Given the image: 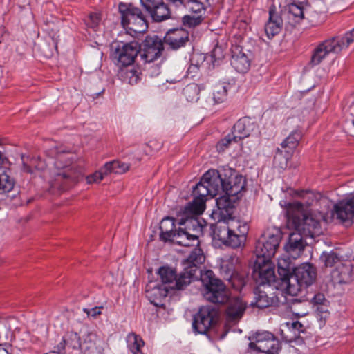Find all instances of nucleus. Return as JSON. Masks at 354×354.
<instances>
[{
	"label": "nucleus",
	"mask_w": 354,
	"mask_h": 354,
	"mask_svg": "<svg viewBox=\"0 0 354 354\" xmlns=\"http://www.w3.org/2000/svg\"><path fill=\"white\" fill-rule=\"evenodd\" d=\"M299 195L304 202L294 201L286 206L288 225L305 236L313 238L319 236L322 234L320 221L323 216L317 218L311 214L306 215L305 213V205H310L315 196L313 192L304 191H301Z\"/></svg>",
	"instance_id": "obj_1"
},
{
	"label": "nucleus",
	"mask_w": 354,
	"mask_h": 354,
	"mask_svg": "<svg viewBox=\"0 0 354 354\" xmlns=\"http://www.w3.org/2000/svg\"><path fill=\"white\" fill-rule=\"evenodd\" d=\"M55 168L51 172V189L64 190L75 183L81 175L80 171L71 158H65L64 151H57Z\"/></svg>",
	"instance_id": "obj_2"
},
{
	"label": "nucleus",
	"mask_w": 354,
	"mask_h": 354,
	"mask_svg": "<svg viewBox=\"0 0 354 354\" xmlns=\"http://www.w3.org/2000/svg\"><path fill=\"white\" fill-rule=\"evenodd\" d=\"M197 215L186 212L185 208V217L180 220L177 234L174 235L176 244L185 247L198 245V239L203 234L204 225L196 217Z\"/></svg>",
	"instance_id": "obj_3"
},
{
	"label": "nucleus",
	"mask_w": 354,
	"mask_h": 354,
	"mask_svg": "<svg viewBox=\"0 0 354 354\" xmlns=\"http://www.w3.org/2000/svg\"><path fill=\"white\" fill-rule=\"evenodd\" d=\"M316 270L309 263L293 270L292 274L281 282V288L290 296H296L301 290L310 286L315 280Z\"/></svg>",
	"instance_id": "obj_4"
},
{
	"label": "nucleus",
	"mask_w": 354,
	"mask_h": 354,
	"mask_svg": "<svg viewBox=\"0 0 354 354\" xmlns=\"http://www.w3.org/2000/svg\"><path fill=\"white\" fill-rule=\"evenodd\" d=\"M201 281L204 287L205 299L214 304H224L229 299L228 290L223 281L215 277L213 271L201 272Z\"/></svg>",
	"instance_id": "obj_5"
},
{
	"label": "nucleus",
	"mask_w": 354,
	"mask_h": 354,
	"mask_svg": "<svg viewBox=\"0 0 354 354\" xmlns=\"http://www.w3.org/2000/svg\"><path fill=\"white\" fill-rule=\"evenodd\" d=\"M354 41V28L341 39L333 37L319 44L313 50L310 64L318 65L330 53H339Z\"/></svg>",
	"instance_id": "obj_6"
},
{
	"label": "nucleus",
	"mask_w": 354,
	"mask_h": 354,
	"mask_svg": "<svg viewBox=\"0 0 354 354\" xmlns=\"http://www.w3.org/2000/svg\"><path fill=\"white\" fill-rule=\"evenodd\" d=\"M121 14L122 24L129 34L143 33L147 29V24L140 8L131 3H120L118 6Z\"/></svg>",
	"instance_id": "obj_7"
},
{
	"label": "nucleus",
	"mask_w": 354,
	"mask_h": 354,
	"mask_svg": "<svg viewBox=\"0 0 354 354\" xmlns=\"http://www.w3.org/2000/svg\"><path fill=\"white\" fill-rule=\"evenodd\" d=\"M281 232L279 228L267 229L257 241L254 252L258 260L270 261L279 245Z\"/></svg>",
	"instance_id": "obj_8"
},
{
	"label": "nucleus",
	"mask_w": 354,
	"mask_h": 354,
	"mask_svg": "<svg viewBox=\"0 0 354 354\" xmlns=\"http://www.w3.org/2000/svg\"><path fill=\"white\" fill-rule=\"evenodd\" d=\"M194 270L185 271L184 269L179 274L169 267H161L158 270V275L161 280V284L169 290H181L188 286L192 281V272Z\"/></svg>",
	"instance_id": "obj_9"
},
{
	"label": "nucleus",
	"mask_w": 354,
	"mask_h": 354,
	"mask_svg": "<svg viewBox=\"0 0 354 354\" xmlns=\"http://www.w3.org/2000/svg\"><path fill=\"white\" fill-rule=\"evenodd\" d=\"M218 310L211 306H202L194 316L192 326L200 334H205L214 327L218 319Z\"/></svg>",
	"instance_id": "obj_10"
},
{
	"label": "nucleus",
	"mask_w": 354,
	"mask_h": 354,
	"mask_svg": "<svg viewBox=\"0 0 354 354\" xmlns=\"http://www.w3.org/2000/svg\"><path fill=\"white\" fill-rule=\"evenodd\" d=\"M253 339L249 344L250 348L266 354H278L280 343L272 333L268 331L257 332Z\"/></svg>",
	"instance_id": "obj_11"
},
{
	"label": "nucleus",
	"mask_w": 354,
	"mask_h": 354,
	"mask_svg": "<svg viewBox=\"0 0 354 354\" xmlns=\"http://www.w3.org/2000/svg\"><path fill=\"white\" fill-rule=\"evenodd\" d=\"M140 45L136 41L128 43L122 41L116 44L113 56L121 66L131 65L138 53Z\"/></svg>",
	"instance_id": "obj_12"
},
{
	"label": "nucleus",
	"mask_w": 354,
	"mask_h": 354,
	"mask_svg": "<svg viewBox=\"0 0 354 354\" xmlns=\"http://www.w3.org/2000/svg\"><path fill=\"white\" fill-rule=\"evenodd\" d=\"M163 50L164 44L160 37H147L140 46V59L144 63L152 62L161 56Z\"/></svg>",
	"instance_id": "obj_13"
},
{
	"label": "nucleus",
	"mask_w": 354,
	"mask_h": 354,
	"mask_svg": "<svg viewBox=\"0 0 354 354\" xmlns=\"http://www.w3.org/2000/svg\"><path fill=\"white\" fill-rule=\"evenodd\" d=\"M207 183L203 182V176L201 180L196 185L193 189L194 200L192 203L186 206V212H192L194 214H201L205 209L206 196H212L210 189L206 186Z\"/></svg>",
	"instance_id": "obj_14"
},
{
	"label": "nucleus",
	"mask_w": 354,
	"mask_h": 354,
	"mask_svg": "<svg viewBox=\"0 0 354 354\" xmlns=\"http://www.w3.org/2000/svg\"><path fill=\"white\" fill-rule=\"evenodd\" d=\"M230 236H231L230 247H241L246 239L249 226L247 222L236 219L234 217L227 219Z\"/></svg>",
	"instance_id": "obj_15"
},
{
	"label": "nucleus",
	"mask_w": 354,
	"mask_h": 354,
	"mask_svg": "<svg viewBox=\"0 0 354 354\" xmlns=\"http://www.w3.org/2000/svg\"><path fill=\"white\" fill-rule=\"evenodd\" d=\"M58 26L54 23L48 24L46 29V35L39 44V50L47 58L52 57L54 52L57 50V43L59 37L58 35Z\"/></svg>",
	"instance_id": "obj_16"
},
{
	"label": "nucleus",
	"mask_w": 354,
	"mask_h": 354,
	"mask_svg": "<svg viewBox=\"0 0 354 354\" xmlns=\"http://www.w3.org/2000/svg\"><path fill=\"white\" fill-rule=\"evenodd\" d=\"M189 41V35L184 28L169 30L164 37V42L172 50H178L187 45Z\"/></svg>",
	"instance_id": "obj_17"
},
{
	"label": "nucleus",
	"mask_w": 354,
	"mask_h": 354,
	"mask_svg": "<svg viewBox=\"0 0 354 354\" xmlns=\"http://www.w3.org/2000/svg\"><path fill=\"white\" fill-rule=\"evenodd\" d=\"M253 277L259 286L270 284L274 281V271L270 261L263 262L262 260H257L254 267Z\"/></svg>",
	"instance_id": "obj_18"
},
{
	"label": "nucleus",
	"mask_w": 354,
	"mask_h": 354,
	"mask_svg": "<svg viewBox=\"0 0 354 354\" xmlns=\"http://www.w3.org/2000/svg\"><path fill=\"white\" fill-rule=\"evenodd\" d=\"M333 216L342 223L351 225L354 218V195L335 204Z\"/></svg>",
	"instance_id": "obj_19"
},
{
	"label": "nucleus",
	"mask_w": 354,
	"mask_h": 354,
	"mask_svg": "<svg viewBox=\"0 0 354 354\" xmlns=\"http://www.w3.org/2000/svg\"><path fill=\"white\" fill-rule=\"evenodd\" d=\"M246 181L241 175L231 174L227 179H224L223 186L225 194L232 197L240 198L244 191Z\"/></svg>",
	"instance_id": "obj_20"
},
{
	"label": "nucleus",
	"mask_w": 354,
	"mask_h": 354,
	"mask_svg": "<svg viewBox=\"0 0 354 354\" xmlns=\"http://www.w3.org/2000/svg\"><path fill=\"white\" fill-rule=\"evenodd\" d=\"M247 308V303L240 298H234L229 301L225 310L226 321L235 324L242 318Z\"/></svg>",
	"instance_id": "obj_21"
},
{
	"label": "nucleus",
	"mask_w": 354,
	"mask_h": 354,
	"mask_svg": "<svg viewBox=\"0 0 354 354\" xmlns=\"http://www.w3.org/2000/svg\"><path fill=\"white\" fill-rule=\"evenodd\" d=\"M303 236L297 231L290 234L288 241L285 245V250L292 259H295L299 257L304 250L306 243Z\"/></svg>",
	"instance_id": "obj_22"
},
{
	"label": "nucleus",
	"mask_w": 354,
	"mask_h": 354,
	"mask_svg": "<svg viewBox=\"0 0 354 354\" xmlns=\"http://www.w3.org/2000/svg\"><path fill=\"white\" fill-rule=\"evenodd\" d=\"M231 65L239 73H245L250 66V59L242 47L234 46L231 49Z\"/></svg>",
	"instance_id": "obj_23"
},
{
	"label": "nucleus",
	"mask_w": 354,
	"mask_h": 354,
	"mask_svg": "<svg viewBox=\"0 0 354 354\" xmlns=\"http://www.w3.org/2000/svg\"><path fill=\"white\" fill-rule=\"evenodd\" d=\"M168 292L167 288L156 281H149L146 286V297L156 306L162 305V299L167 297Z\"/></svg>",
	"instance_id": "obj_24"
},
{
	"label": "nucleus",
	"mask_w": 354,
	"mask_h": 354,
	"mask_svg": "<svg viewBox=\"0 0 354 354\" xmlns=\"http://www.w3.org/2000/svg\"><path fill=\"white\" fill-rule=\"evenodd\" d=\"M239 198L232 197L224 194L216 199V205L218 209V218L229 219L232 218L234 211V203Z\"/></svg>",
	"instance_id": "obj_25"
},
{
	"label": "nucleus",
	"mask_w": 354,
	"mask_h": 354,
	"mask_svg": "<svg viewBox=\"0 0 354 354\" xmlns=\"http://www.w3.org/2000/svg\"><path fill=\"white\" fill-rule=\"evenodd\" d=\"M203 182L207 183L206 186L210 189L212 197L217 195L221 191L224 192V179L221 178L216 170H209L203 175Z\"/></svg>",
	"instance_id": "obj_26"
},
{
	"label": "nucleus",
	"mask_w": 354,
	"mask_h": 354,
	"mask_svg": "<svg viewBox=\"0 0 354 354\" xmlns=\"http://www.w3.org/2000/svg\"><path fill=\"white\" fill-rule=\"evenodd\" d=\"M205 261V256L203 250L198 248H195L189 254L187 259L184 261V270L188 271L194 270L192 272V281L197 277L196 273L198 272V265L202 264Z\"/></svg>",
	"instance_id": "obj_27"
},
{
	"label": "nucleus",
	"mask_w": 354,
	"mask_h": 354,
	"mask_svg": "<svg viewBox=\"0 0 354 354\" xmlns=\"http://www.w3.org/2000/svg\"><path fill=\"white\" fill-rule=\"evenodd\" d=\"M214 239L220 241L226 245L230 246L231 236L226 219L218 218V221L211 225Z\"/></svg>",
	"instance_id": "obj_28"
},
{
	"label": "nucleus",
	"mask_w": 354,
	"mask_h": 354,
	"mask_svg": "<svg viewBox=\"0 0 354 354\" xmlns=\"http://www.w3.org/2000/svg\"><path fill=\"white\" fill-rule=\"evenodd\" d=\"M330 275L334 285L348 283L351 279V265L340 263L332 271Z\"/></svg>",
	"instance_id": "obj_29"
},
{
	"label": "nucleus",
	"mask_w": 354,
	"mask_h": 354,
	"mask_svg": "<svg viewBox=\"0 0 354 354\" xmlns=\"http://www.w3.org/2000/svg\"><path fill=\"white\" fill-rule=\"evenodd\" d=\"M15 180L0 167V194H7L10 198H14L19 192L15 188Z\"/></svg>",
	"instance_id": "obj_30"
},
{
	"label": "nucleus",
	"mask_w": 354,
	"mask_h": 354,
	"mask_svg": "<svg viewBox=\"0 0 354 354\" xmlns=\"http://www.w3.org/2000/svg\"><path fill=\"white\" fill-rule=\"evenodd\" d=\"M253 127L254 124L248 118H244L239 120L233 127V139H234V142L248 137L253 130Z\"/></svg>",
	"instance_id": "obj_31"
},
{
	"label": "nucleus",
	"mask_w": 354,
	"mask_h": 354,
	"mask_svg": "<svg viewBox=\"0 0 354 354\" xmlns=\"http://www.w3.org/2000/svg\"><path fill=\"white\" fill-rule=\"evenodd\" d=\"M175 227L173 218L167 217L162 220L160 225V238L164 241H171L175 243L176 237L174 235L177 234V230H174Z\"/></svg>",
	"instance_id": "obj_32"
},
{
	"label": "nucleus",
	"mask_w": 354,
	"mask_h": 354,
	"mask_svg": "<svg viewBox=\"0 0 354 354\" xmlns=\"http://www.w3.org/2000/svg\"><path fill=\"white\" fill-rule=\"evenodd\" d=\"M270 18L265 26V31L268 37H274L278 34L282 27V19L274 13L272 10H270Z\"/></svg>",
	"instance_id": "obj_33"
},
{
	"label": "nucleus",
	"mask_w": 354,
	"mask_h": 354,
	"mask_svg": "<svg viewBox=\"0 0 354 354\" xmlns=\"http://www.w3.org/2000/svg\"><path fill=\"white\" fill-rule=\"evenodd\" d=\"M285 15L288 20V23L295 26L304 18V8L298 4L291 3L288 6V10Z\"/></svg>",
	"instance_id": "obj_34"
},
{
	"label": "nucleus",
	"mask_w": 354,
	"mask_h": 354,
	"mask_svg": "<svg viewBox=\"0 0 354 354\" xmlns=\"http://www.w3.org/2000/svg\"><path fill=\"white\" fill-rule=\"evenodd\" d=\"M148 12L151 14V17L156 21H162L165 19L169 18L170 12L169 9L163 1L160 4L149 10Z\"/></svg>",
	"instance_id": "obj_35"
},
{
	"label": "nucleus",
	"mask_w": 354,
	"mask_h": 354,
	"mask_svg": "<svg viewBox=\"0 0 354 354\" xmlns=\"http://www.w3.org/2000/svg\"><path fill=\"white\" fill-rule=\"evenodd\" d=\"M104 167L108 175L111 173L118 174H123L127 171L130 167L129 164L121 162L119 160H113L106 162Z\"/></svg>",
	"instance_id": "obj_36"
},
{
	"label": "nucleus",
	"mask_w": 354,
	"mask_h": 354,
	"mask_svg": "<svg viewBox=\"0 0 354 354\" xmlns=\"http://www.w3.org/2000/svg\"><path fill=\"white\" fill-rule=\"evenodd\" d=\"M292 153L290 151L278 148L274 158V165L280 169H286Z\"/></svg>",
	"instance_id": "obj_37"
},
{
	"label": "nucleus",
	"mask_w": 354,
	"mask_h": 354,
	"mask_svg": "<svg viewBox=\"0 0 354 354\" xmlns=\"http://www.w3.org/2000/svg\"><path fill=\"white\" fill-rule=\"evenodd\" d=\"M127 342L128 348L133 354H142L140 348L144 346L143 340L135 333L127 335Z\"/></svg>",
	"instance_id": "obj_38"
},
{
	"label": "nucleus",
	"mask_w": 354,
	"mask_h": 354,
	"mask_svg": "<svg viewBox=\"0 0 354 354\" xmlns=\"http://www.w3.org/2000/svg\"><path fill=\"white\" fill-rule=\"evenodd\" d=\"M278 273L281 277V282L292 274L290 270L292 269L289 257H281L277 261Z\"/></svg>",
	"instance_id": "obj_39"
},
{
	"label": "nucleus",
	"mask_w": 354,
	"mask_h": 354,
	"mask_svg": "<svg viewBox=\"0 0 354 354\" xmlns=\"http://www.w3.org/2000/svg\"><path fill=\"white\" fill-rule=\"evenodd\" d=\"M228 84L225 82H218L216 84L213 88V99L215 103H222L227 95Z\"/></svg>",
	"instance_id": "obj_40"
},
{
	"label": "nucleus",
	"mask_w": 354,
	"mask_h": 354,
	"mask_svg": "<svg viewBox=\"0 0 354 354\" xmlns=\"http://www.w3.org/2000/svg\"><path fill=\"white\" fill-rule=\"evenodd\" d=\"M255 306L259 308H264L273 304V299L268 297V294L260 289H257L255 292Z\"/></svg>",
	"instance_id": "obj_41"
},
{
	"label": "nucleus",
	"mask_w": 354,
	"mask_h": 354,
	"mask_svg": "<svg viewBox=\"0 0 354 354\" xmlns=\"http://www.w3.org/2000/svg\"><path fill=\"white\" fill-rule=\"evenodd\" d=\"M183 6L192 13L204 17L205 7L202 2L198 0H187Z\"/></svg>",
	"instance_id": "obj_42"
},
{
	"label": "nucleus",
	"mask_w": 354,
	"mask_h": 354,
	"mask_svg": "<svg viewBox=\"0 0 354 354\" xmlns=\"http://www.w3.org/2000/svg\"><path fill=\"white\" fill-rule=\"evenodd\" d=\"M200 88L196 84L187 85L183 90V94L189 102H196L199 97Z\"/></svg>",
	"instance_id": "obj_43"
},
{
	"label": "nucleus",
	"mask_w": 354,
	"mask_h": 354,
	"mask_svg": "<svg viewBox=\"0 0 354 354\" xmlns=\"http://www.w3.org/2000/svg\"><path fill=\"white\" fill-rule=\"evenodd\" d=\"M320 259L326 267H332L342 263L339 257L333 251L330 252H323L320 257Z\"/></svg>",
	"instance_id": "obj_44"
},
{
	"label": "nucleus",
	"mask_w": 354,
	"mask_h": 354,
	"mask_svg": "<svg viewBox=\"0 0 354 354\" xmlns=\"http://www.w3.org/2000/svg\"><path fill=\"white\" fill-rule=\"evenodd\" d=\"M300 137L301 136L298 132H293L281 143V148L287 151H290L291 153H292L294 149L297 145Z\"/></svg>",
	"instance_id": "obj_45"
},
{
	"label": "nucleus",
	"mask_w": 354,
	"mask_h": 354,
	"mask_svg": "<svg viewBox=\"0 0 354 354\" xmlns=\"http://www.w3.org/2000/svg\"><path fill=\"white\" fill-rule=\"evenodd\" d=\"M204 19V17L201 15H187L182 18L183 26L188 28H194L200 25Z\"/></svg>",
	"instance_id": "obj_46"
},
{
	"label": "nucleus",
	"mask_w": 354,
	"mask_h": 354,
	"mask_svg": "<svg viewBox=\"0 0 354 354\" xmlns=\"http://www.w3.org/2000/svg\"><path fill=\"white\" fill-rule=\"evenodd\" d=\"M66 344L73 349L80 348L82 347V342H80V336L77 333L69 332L67 333L66 338H64Z\"/></svg>",
	"instance_id": "obj_47"
},
{
	"label": "nucleus",
	"mask_w": 354,
	"mask_h": 354,
	"mask_svg": "<svg viewBox=\"0 0 354 354\" xmlns=\"http://www.w3.org/2000/svg\"><path fill=\"white\" fill-rule=\"evenodd\" d=\"M106 176H108V174L103 166L98 171H96L95 173L88 176L86 177V181L88 184L99 183Z\"/></svg>",
	"instance_id": "obj_48"
},
{
	"label": "nucleus",
	"mask_w": 354,
	"mask_h": 354,
	"mask_svg": "<svg viewBox=\"0 0 354 354\" xmlns=\"http://www.w3.org/2000/svg\"><path fill=\"white\" fill-rule=\"evenodd\" d=\"M221 272L224 274V277L226 279H230L233 277L235 273L233 263L230 261H223L221 265Z\"/></svg>",
	"instance_id": "obj_49"
},
{
	"label": "nucleus",
	"mask_w": 354,
	"mask_h": 354,
	"mask_svg": "<svg viewBox=\"0 0 354 354\" xmlns=\"http://www.w3.org/2000/svg\"><path fill=\"white\" fill-rule=\"evenodd\" d=\"M97 340V335L93 333H88L86 335L83 342H82V350H89L93 348L95 345V342Z\"/></svg>",
	"instance_id": "obj_50"
},
{
	"label": "nucleus",
	"mask_w": 354,
	"mask_h": 354,
	"mask_svg": "<svg viewBox=\"0 0 354 354\" xmlns=\"http://www.w3.org/2000/svg\"><path fill=\"white\" fill-rule=\"evenodd\" d=\"M228 280L232 282V285L237 290H241L246 284L245 277L236 272H235L233 274V277L230 278Z\"/></svg>",
	"instance_id": "obj_51"
},
{
	"label": "nucleus",
	"mask_w": 354,
	"mask_h": 354,
	"mask_svg": "<svg viewBox=\"0 0 354 354\" xmlns=\"http://www.w3.org/2000/svg\"><path fill=\"white\" fill-rule=\"evenodd\" d=\"M100 23V18L99 17V15L96 13H91L86 22L87 26L94 30H95L97 28Z\"/></svg>",
	"instance_id": "obj_52"
},
{
	"label": "nucleus",
	"mask_w": 354,
	"mask_h": 354,
	"mask_svg": "<svg viewBox=\"0 0 354 354\" xmlns=\"http://www.w3.org/2000/svg\"><path fill=\"white\" fill-rule=\"evenodd\" d=\"M125 78L128 80L130 84H136L139 80V74L136 70L129 69L125 72Z\"/></svg>",
	"instance_id": "obj_53"
},
{
	"label": "nucleus",
	"mask_w": 354,
	"mask_h": 354,
	"mask_svg": "<svg viewBox=\"0 0 354 354\" xmlns=\"http://www.w3.org/2000/svg\"><path fill=\"white\" fill-rule=\"evenodd\" d=\"M232 141H234V139H233V134L232 135H227L224 139L221 140L218 144H217V149L218 151H223L225 147H227Z\"/></svg>",
	"instance_id": "obj_54"
},
{
	"label": "nucleus",
	"mask_w": 354,
	"mask_h": 354,
	"mask_svg": "<svg viewBox=\"0 0 354 354\" xmlns=\"http://www.w3.org/2000/svg\"><path fill=\"white\" fill-rule=\"evenodd\" d=\"M140 1L147 11L149 10H151V8H154V7L156 6L160 5L162 2V0H140Z\"/></svg>",
	"instance_id": "obj_55"
},
{
	"label": "nucleus",
	"mask_w": 354,
	"mask_h": 354,
	"mask_svg": "<svg viewBox=\"0 0 354 354\" xmlns=\"http://www.w3.org/2000/svg\"><path fill=\"white\" fill-rule=\"evenodd\" d=\"M212 57L214 60H219L223 57V49L221 46H216L212 52Z\"/></svg>",
	"instance_id": "obj_56"
},
{
	"label": "nucleus",
	"mask_w": 354,
	"mask_h": 354,
	"mask_svg": "<svg viewBox=\"0 0 354 354\" xmlns=\"http://www.w3.org/2000/svg\"><path fill=\"white\" fill-rule=\"evenodd\" d=\"M102 307H95L91 308V310L84 308V311L88 315L91 316L93 317H95L97 315H100L101 314L100 308Z\"/></svg>",
	"instance_id": "obj_57"
},
{
	"label": "nucleus",
	"mask_w": 354,
	"mask_h": 354,
	"mask_svg": "<svg viewBox=\"0 0 354 354\" xmlns=\"http://www.w3.org/2000/svg\"><path fill=\"white\" fill-rule=\"evenodd\" d=\"M66 344L65 339H64L62 342H61L57 347H55V350L53 351V353H57L58 354H64V348L65 345Z\"/></svg>",
	"instance_id": "obj_58"
},
{
	"label": "nucleus",
	"mask_w": 354,
	"mask_h": 354,
	"mask_svg": "<svg viewBox=\"0 0 354 354\" xmlns=\"http://www.w3.org/2000/svg\"><path fill=\"white\" fill-rule=\"evenodd\" d=\"M302 324L299 322H293L290 324V328L294 330L295 331L299 332L301 328H302Z\"/></svg>",
	"instance_id": "obj_59"
},
{
	"label": "nucleus",
	"mask_w": 354,
	"mask_h": 354,
	"mask_svg": "<svg viewBox=\"0 0 354 354\" xmlns=\"http://www.w3.org/2000/svg\"><path fill=\"white\" fill-rule=\"evenodd\" d=\"M290 301H291V304H292V306H290V310L293 313H295V310H296L295 306L300 304V301H299L297 299H291Z\"/></svg>",
	"instance_id": "obj_60"
},
{
	"label": "nucleus",
	"mask_w": 354,
	"mask_h": 354,
	"mask_svg": "<svg viewBox=\"0 0 354 354\" xmlns=\"http://www.w3.org/2000/svg\"><path fill=\"white\" fill-rule=\"evenodd\" d=\"M104 281L108 286H111L113 285L116 280L113 276H111V277H109V276H106L104 277Z\"/></svg>",
	"instance_id": "obj_61"
},
{
	"label": "nucleus",
	"mask_w": 354,
	"mask_h": 354,
	"mask_svg": "<svg viewBox=\"0 0 354 354\" xmlns=\"http://www.w3.org/2000/svg\"><path fill=\"white\" fill-rule=\"evenodd\" d=\"M199 68L198 65L192 64L188 68V73H195Z\"/></svg>",
	"instance_id": "obj_62"
},
{
	"label": "nucleus",
	"mask_w": 354,
	"mask_h": 354,
	"mask_svg": "<svg viewBox=\"0 0 354 354\" xmlns=\"http://www.w3.org/2000/svg\"><path fill=\"white\" fill-rule=\"evenodd\" d=\"M23 167H24V169L25 171H26L27 172H32V170L30 169V166L28 165L26 163H25V162L23 163Z\"/></svg>",
	"instance_id": "obj_63"
},
{
	"label": "nucleus",
	"mask_w": 354,
	"mask_h": 354,
	"mask_svg": "<svg viewBox=\"0 0 354 354\" xmlns=\"http://www.w3.org/2000/svg\"><path fill=\"white\" fill-rule=\"evenodd\" d=\"M0 354H9V353L5 348H0Z\"/></svg>",
	"instance_id": "obj_64"
}]
</instances>
